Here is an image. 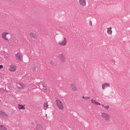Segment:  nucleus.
I'll return each instance as SVG.
<instances>
[{"mask_svg": "<svg viewBox=\"0 0 130 130\" xmlns=\"http://www.w3.org/2000/svg\"><path fill=\"white\" fill-rule=\"evenodd\" d=\"M101 113V116L105 119L106 121H109L110 118V117L109 115L104 112L102 113Z\"/></svg>", "mask_w": 130, "mask_h": 130, "instance_id": "obj_1", "label": "nucleus"}, {"mask_svg": "<svg viewBox=\"0 0 130 130\" xmlns=\"http://www.w3.org/2000/svg\"><path fill=\"white\" fill-rule=\"evenodd\" d=\"M58 43L61 46L65 45L67 43V39L64 37H63L62 39L59 41Z\"/></svg>", "mask_w": 130, "mask_h": 130, "instance_id": "obj_2", "label": "nucleus"}, {"mask_svg": "<svg viewBox=\"0 0 130 130\" xmlns=\"http://www.w3.org/2000/svg\"><path fill=\"white\" fill-rule=\"evenodd\" d=\"M56 104L58 107L61 109H63V104L59 100H56Z\"/></svg>", "mask_w": 130, "mask_h": 130, "instance_id": "obj_3", "label": "nucleus"}, {"mask_svg": "<svg viewBox=\"0 0 130 130\" xmlns=\"http://www.w3.org/2000/svg\"><path fill=\"white\" fill-rule=\"evenodd\" d=\"M0 117H5L7 118L8 117V115L4 111H0Z\"/></svg>", "mask_w": 130, "mask_h": 130, "instance_id": "obj_4", "label": "nucleus"}, {"mask_svg": "<svg viewBox=\"0 0 130 130\" xmlns=\"http://www.w3.org/2000/svg\"><path fill=\"white\" fill-rule=\"evenodd\" d=\"M59 57L61 61L64 62L65 61V58L63 54H60L59 56Z\"/></svg>", "mask_w": 130, "mask_h": 130, "instance_id": "obj_5", "label": "nucleus"}, {"mask_svg": "<svg viewBox=\"0 0 130 130\" xmlns=\"http://www.w3.org/2000/svg\"><path fill=\"white\" fill-rule=\"evenodd\" d=\"M16 66L13 65H11L10 66L9 70L11 72H13L16 70Z\"/></svg>", "mask_w": 130, "mask_h": 130, "instance_id": "obj_6", "label": "nucleus"}, {"mask_svg": "<svg viewBox=\"0 0 130 130\" xmlns=\"http://www.w3.org/2000/svg\"><path fill=\"white\" fill-rule=\"evenodd\" d=\"M79 2L80 5L83 6H86V1L85 0H79Z\"/></svg>", "mask_w": 130, "mask_h": 130, "instance_id": "obj_7", "label": "nucleus"}, {"mask_svg": "<svg viewBox=\"0 0 130 130\" xmlns=\"http://www.w3.org/2000/svg\"><path fill=\"white\" fill-rule=\"evenodd\" d=\"M17 86L19 89H21L23 88L24 87V85L23 84L21 83H18L17 84Z\"/></svg>", "mask_w": 130, "mask_h": 130, "instance_id": "obj_8", "label": "nucleus"}, {"mask_svg": "<svg viewBox=\"0 0 130 130\" xmlns=\"http://www.w3.org/2000/svg\"><path fill=\"white\" fill-rule=\"evenodd\" d=\"M8 33L7 32H4L2 34V37L3 38L6 40H8V38H7V37L6 36L8 34Z\"/></svg>", "mask_w": 130, "mask_h": 130, "instance_id": "obj_9", "label": "nucleus"}, {"mask_svg": "<svg viewBox=\"0 0 130 130\" xmlns=\"http://www.w3.org/2000/svg\"><path fill=\"white\" fill-rule=\"evenodd\" d=\"M110 86V85L109 84L105 83L103 84L102 85V89H104L105 88L107 87H109Z\"/></svg>", "mask_w": 130, "mask_h": 130, "instance_id": "obj_10", "label": "nucleus"}, {"mask_svg": "<svg viewBox=\"0 0 130 130\" xmlns=\"http://www.w3.org/2000/svg\"><path fill=\"white\" fill-rule=\"evenodd\" d=\"M42 127L41 125H37L36 128H35V130H42Z\"/></svg>", "mask_w": 130, "mask_h": 130, "instance_id": "obj_11", "label": "nucleus"}, {"mask_svg": "<svg viewBox=\"0 0 130 130\" xmlns=\"http://www.w3.org/2000/svg\"><path fill=\"white\" fill-rule=\"evenodd\" d=\"M111 29L112 28L111 27H110L109 28H107V29H108L107 32L109 34H112V31L111 30Z\"/></svg>", "mask_w": 130, "mask_h": 130, "instance_id": "obj_12", "label": "nucleus"}, {"mask_svg": "<svg viewBox=\"0 0 130 130\" xmlns=\"http://www.w3.org/2000/svg\"><path fill=\"white\" fill-rule=\"evenodd\" d=\"M71 87L72 88V90L73 91H76V87L75 85H71Z\"/></svg>", "mask_w": 130, "mask_h": 130, "instance_id": "obj_13", "label": "nucleus"}, {"mask_svg": "<svg viewBox=\"0 0 130 130\" xmlns=\"http://www.w3.org/2000/svg\"><path fill=\"white\" fill-rule=\"evenodd\" d=\"M15 57H17L19 59H20L21 58V56L20 55V53H18L17 54H15Z\"/></svg>", "mask_w": 130, "mask_h": 130, "instance_id": "obj_14", "label": "nucleus"}, {"mask_svg": "<svg viewBox=\"0 0 130 130\" xmlns=\"http://www.w3.org/2000/svg\"><path fill=\"white\" fill-rule=\"evenodd\" d=\"M19 107V109H25V107H24V106L23 105H21L20 104L18 105Z\"/></svg>", "mask_w": 130, "mask_h": 130, "instance_id": "obj_15", "label": "nucleus"}, {"mask_svg": "<svg viewBox=\"0 0 130 130\" xmlns=\"http://www.w3.org/2000/svg\"><path fill=\"white\" fill-rule=\"evenodd\" d=\"M30 35L31 37H32L35 38H37V36H36V35L33 33H30Z\"/></svg>", "mask_w": 130, "mask_h": 130, "instance_id": "obj_16", "label": "nucleus"}, {"mask_svg": "<svg viewBox=\"0 0 130 130\" xmlns=\"http://www.w3.org/2000/svg\"><path fill=\"white\" fill-rule=\"evenodd\" d=\"M0 130H7V129L4 126L0 125Z\"/></svg>", "mask_w": 130, "mask_h": 130, "instance_id": "obj_17", "label": "nucleus"}, {"mask_svg": "<svg viewBox=\"0 0 130 130\" xmlns=\"http://www.w3.org/2000/svg\"><path fill=\"white\" fill-rule=\"evenodd\" d=\"M43 106H44V108H46L45 109H46V108L48 107V103L46 102L44 103V105H43Z\"/></svg>", "mask_w": 130, "mask_h": 130, "instance_id": "obj_18", "label": "nucleus"}, {"mask_svg": "<svg viewBox=\"0 0 130 130\" xmlns=\"http://www.w3.org/2000/svg\"><path fill=\"white\" fill-rule=\"evenodd\" d=\"M101 105L105 109H108L109 107V106H105L104 105L102 104Z\"/></svg>", "mask_w": 130, "mask_h": 130, "instance_id": "obj_19", "label": "nucleus"}, {"mask_svg": "<svg viewBox=\"0 0 130 130\" xmlns=\"http://www.w3.org/2000/svg\"><path fill=\"white\" fill-rule=\"evenodd\" d=\"M91 101L92 103L95 104H96V103L97 102L95 100L93 99L91 100Z\"/></svg>", "mask_w": 130, "mask_h": 130, "instance_id": "obj_20", "label": "nucleus"}, {"mask_svg": "<svg viewBox=\"0 0 130 130\" xmlns=\"http://www.w3.org/2000/svg\"><path fill=\"white\" fill-rule=\"evenodd\" d=\"M82 98L83 99H88L90 98V97L87 96L86 97H85L84 96H82Z\"/></svg>", "mask_w": 130, "mask_h": 130, "instance_id": "obj_21", "label": "nucleus"}, {"mask_svg": "<svg viewBox=\"0 0 130 130\" xmlns=\"http://www.w3.org/2000/svg\"><path fill=\"white\" fill-rule=\"evenodd\" d=\"M37 68L35 67H34L33 68V69H32V70L34 72L35 71H36V68Z\"/></svg>", "mask_w": 130, "mask_h": 130, "instance_id": "obj_22", "label": "nucleus"}, {"mask_svg": "<svg viewBox=\"0 0 130 130\" xmlns=\"http://www.w3.org/2000/svg\"><path fill=\"white\" fill-rule=\"evenodd\" d=\"M38 66V64L37 63H35L34 64V66L36 68H37V67Z\"/></svg>", "mask_w": 130, "mask_h": 130, "instance_id": "obj_23", "label": "nucleus"}, {"mask_svg": "<svg viewBox=\"0 0 130 130\" xmlns=\"http://www.w3.org/2000/svg\"><path fill=\"white\" fill-rule=\"evenodd\" d=\"M95 105H100L101 104L99 102H96Z\"/></svg>", "mask_w": 130, "mask_h": 130, "instance_id": "obj_24", "label": "nucleus"}, {"mask_svg": "<svg viewBox=\"0 0 130 130\" xmlns=\"http://www.w3.org/2000/svg\"><path fill=\"white\" fill-rule=\"evenodd\" d=\"M50 63L51 64L53 65V62L52 61H51L50 62Z\"/></svg>", "mask_w": 130, "mask_h": 130, "instance_id": "obj_25", "label": "nucleus"}, {"mask_svg": "<svg viewBox=\"0 0 130 130\" xmlns=\"http://www.w3.org/2000/svg\"><path fill=\"white\" fill-rule=\"evenodd\" d=\"M3 68V66L1 65H0V69H1L2 68Z\"/></svg>", "mask_w": 130, "mask_h": 130, "instance_id": "obj_26", "label": "nucleus"}, {"mask_svg": "<svg viewBox=\"0 0 130 130\" xmlns=\"http://www.w3.org/2000/svg\"><path fill=\"white\" fill-rule=\"evenodd\" d=\"M90 25H92V22L91 21H90Z\"/></svg>", "mask_w": 130, "mask_h": 130, "instance_id": "obj_27", "label": "nucleus"}, {"mask_svg": "<svg viewBox=\"0 0 130 130\" xmlns=\"http://www.w3.org/2000/svg\"><path fill=\"white\" fill-rule=\"evenodd\" d=\"M43 90H46V89H45V88H43Z\"/></svg>", "mask_w": 130, "mask_h": 130, "instance_id": "obj_28", "label": "nucleus"}]
</instances>
